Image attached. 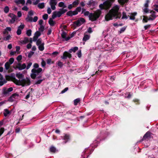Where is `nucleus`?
<instances>
[{"label": "nucleus", "mask_w": 158, "mask_h": 158, "mask_svg": "<svg viewBox=\"0 0 158 158\" xmlns=\"http://www.w3.org/2000/svg\"><path fill=\"white\" fill-rule=\"evenodd\" d=\"M119 7L118 6L115 5L110 10L105 16V19L108 21L113 19H120L121 16L120 13L119 11Z\"/></svg>", "instance_id": "nucleus-1"}, {"label": "nucleus", "mask_w": 158, "mask_h": 158, "mask_svg": "<svg viewBox=\"0 0 158 158\" xmlns=\"http://www.w3.org/2000/svg\"><path fill=\"white\" fill-rule=\"evenodd\" d=\"M14 82L17 85H22L23 86L29 85L31 83L30 79L27 77L21 80L20 79L18 80L15 79L14 80Z\"/></svg>", "instance_id": "nucleus-2"}, {"label": "nucleus", "mask_w": 158, "mask_h": 158, "mask_svg": "<svg viewBox=\"0 0 158 158\" xmlns=\"http://www.w3.org/2000/svg\"><path fill=\"white\" fill-rule=\"evenodd\" d=\"M100 10H98L93 13H90L89 15V19L93 21L96 20L101 14Z\"/></svg>", "instance_id": "nucleus-3"}, {"label": "nucleus", "mask_w": 158, "mask_h": 158, "mask_svg": "<svg viewBox=\"0 0 158 158\" xmlns=\"http://www.w3.org/2000/svg\"><path fill=\"white\" fill-rule=\"evenodd\" d=\"M66 11L65 9L63 8L60 9L58 11H55L53 13V14L52 15V18L53 19H54L56 17H59L64 13Z\"/></svg>", "instance_id": "nucleus-4"}, {"label": "nucleus", "mask_w": 158, "mask_h": 158, "mask_svg": "<svg viewBox=\"0 0 158 158\" xmlns=\"http://www.w3.org/2000/svg\"><path fill=\"white\" fill-rule=\"evenodd\" d=\"M42 71V69L40 68H38L37 69H32L31 72L32 73L31 75V77L32 79H35L36 77V76L38 75Z\"/></svg>", "instance_id": "nucleus-5"}, {"label": "nucleus", "mask_w": 158, "mask_h": 158, "mask_svg": "<svg viewBox=\"0 0 158 158\" xmlns=\"http://www.w3.org/2000/svg\"><path fill=\"white\" fill-rule=\"evenodd\" d=\"M85 22V19L83 18H80L74 22V23L77 26H79Z\"/></svg>", "instance_id": "nucleus-6"}, {"label": "nucleus", "mask_w": 158, "mask_h": 158, "mask_svg": "<svg viewBox=\"0 0 158 158\" xmlns=\"http://www.w3.org/2000/svg\"><path fill=\"white\" fill-rule=\"evenodd\" d=\"M71 54L67 51L64 52L63 54V55L61 56V58L64 60L68 58H70L71 57Z\"/></svg>", "instance_id": "nucleus-7"}, {"label": "nucleus", "mask_w": 158, "mask_h": 158, "mask_svg": "<svg viewBox=\"0 0 158 158\" xmlns=\"http://www.w3.org/2000/svg\"><path fill=\"white\" fill-rule=\"evenodd\" d=\"M26 66L25 64L24 63L21 64L20 63H18L16 66L15 67V69H18L19 70H21L24 69L26 68Z\"/></svg>", "instance_id": "nucleus-8"}, {"label": "nucleus", "mask_w": 158, "mask_h": 158, "mask_svg": "<svg viewBox=\"0 0 158 158\" xmlns=\"http://www.w3.org/2000/svg\"><path fill=\"white\" fill-rule=\"evenodd\" d=\"M34 15V12L33 11L31 10L29 11L27 17L26 19L27 21H32V18L31 17Z\"/></svg>", "instance_id": "nucleus-9"}, {"label": "nucleus", "mask_w": 158, "mask_h": 158, "mask_svg": "<svg viewBox=\"0 0 158 158\" xmlns=\"http://www.w3.org/2000/svg\"><path fill=\"white\" fill-rule=\"evenodd\" d=\"M19 97V94L16 93L14 94L10 97L8 99V101L10 102H13L15 101V99H17Z\"/></svg>", "instance_id": "nucleus-10"}, {"label": "nucleus", "mask_w": 158, "mask_h": 158, "mask_svg": "<svg viewBox=\"0 0 158 158\" xmlns=\"http://www.w3.org/2000/svg\"><path fill=\"white\" fill-rule=\"evenodd\" d=\"M25 25L24 24L21 23L18 27L16 33L18 35H20L21 33L22 30L24 28Z\"/></svg>", "instance_id": "nucleus-11"}, {"label": "nucleus", "mask_w": 158, "mask_h": 158, "mask_svg": "<svg viewBox=\"0 0 158 158\" xmlns=\"http://www.w3.org/2000/svg\"><path fill=\"white\" fill-rule=\"evenodd\" d=\"M57 4L56 0H50V5L51 6L52 9L55 10L56 9L55 6Z\"/></svg>", "instance_id": "nucleus-12"}, {"label": "nucleus", "mask_w": 158, "mask_h": 158, "mask_svg": "<svg viewBox=\"0 0 158 158\" xmlns=\"http://www.w3.org/2000/svg\"><path fill=\"white\" fill-rule=\"evenodd\" d=\"M8 16L10 17L11 19L10 20V21L11 23H14L15 21L16 16L13 13H10Z\"/></svg>", "instance_id": "nucleus-13"}, {"label": "nucleus", "mask_w": 158, "mask_h": 158, "mask_svg": "<svg viewBox=\"0 0 158 158\" xmlns=\"http://www.w3.org/2000/svg\"><path fill=\"white\" fill-rule=\"evenodd\" d=\"M150 13L151 15L148 18V20H153L156 17L155 15V12L154 11H151Z\"/></svg>", "instance_id": "nucleus-14"}, {"label": "nucleus", "mask_w": 158, "mask_h": 158, "mask_svg": "<svg viewBox=\"0 0 158 158\" xmlns=\"http://www.w3.org/2000/svg\"><path fill=\"white\" fill-rule=\"evenodd\" d=\"M87 32H86L84 34V37L82 39V40L83 41L85 42L86 41L89 40L90 37V35L89 34H88L87 33Z\"/></svg>", "instance_id": "nucleus-15"}, {"label": "nucleus", "mask_w": 158, "mask_h": 158, "mask_svg": "<svg viewBox=\"0 0 158 158\" xmlns=\"http://www.w3.org/2000/svg\"><path fill=\"white\" fill-rule=\"evenodd\" d=\"M61 36L63 39H64L65 40L67 41L70 39V37H66V33L65 31H63L61 34Z\"/></svg>", "instance_id": "nucleus-16"}, {"label": "nucleus", "mask_w": 158, "mask_h": 158, "mask_svg": "<svg viewBox=\"0 0 158 158\" xmlns=\"http://www.w3.org/2000/svg\"><path fill=\"white\" fill-rule=\"evenodd\" d=\"M11 30V29L10 27H7L4 31H3L2 33L4 35L7 34L8 33V31H10Z\"/></svg>", "instance_id": "nucleus-17"}, {"label": "nucleus", "mask_w": 158, "mask_h": 158, "mask_svg": "<svg viewBox=\"0 0 158 158\" xmlns=\"http://www.w3.org/2000/svg\"><path fill=\"white\" fill-rule=\"evenodd\" d=\"M14 2L17 4L18 5L20 4L23 5L25 3V1L24 0H16Z\"/></svg>", "instance_id": "nucleus-18"}, {"label": "nucleus", "mask_w": 158, "mask_h": 158, "mask_svg": "<svg viewBox=\"0 0 158 158\" xmlns=\"http://www.w3.org/2000/svg\"><path fill=\"white\" fill-rule=\"evenodd\" d=\"M28 39L27 38H25L23 40H21L20 43L22 44H26L29 42Z\"/></svg>", "instance_id": "nucleus-19"}, {"label": "nucleus", "mask_w": 158, "mask_h": 158, "mask_svg": "<svg viewBox=\"0 0 158 158\" xmlns=\"http://www.w3.org/2000/svg\"><path fill=\"white\" fill-rule=\"evenodd\" d=\"M136 12L132 13L130 14V19L131 20H134L135 19V16L137 15Z\"/></svg>", "instance_id": "nucleus-20"}, {"label": "nucleus", "mask_w": 158, "mask_h": 158, "mask_svg": "<svg viewBox=\"0 0 158 158\" xmlns=\"http://www.w3.org/2000/svg\"><path fill=\"white\" fill-rule=\"evenodd\" d=\"M48 23L50 26H53L55 24V22L52 18H50L48 21Z\"/></svg>", "instance_id": "nucleus-21"}, {"label": "nucleus", "mask_w": 158, "mask_h": 158, "mask_svg": "<svg viewBox=\"0 0 158 158\" xmlns=\"http://www.w3.org/2000/svg\"><path fill=\"white\" fill-rule=\"evenodd\" d=\"M78 49V48L77 47H75L69 50V52L70 53H71L72 52H75Z\"/></svg>", "instance_id": "nucleus-22"}, {"label": "nucleus", "mask_w": 158, "mask_h": 158, "mask_svg": "<svg viewBox=\"0 0 158 158\" xmlns=\"http://www.w3.org/2000/svg\"><path fill=\"white\" fill-rule=\"evenodd\" d=\"M150 136V133L149 132H147L144 135L143 139H146L148 138Z\"/></svg>", "instance_id": "nucleus-23"}, {"label": "nucleus", "mask_w": 158, "mask_h": 158, "mask_svg": "<svg viewBox=\"0 0 158 158\" xmlns=\"http://www.w3.org/2000/svg\"><path fill=\"white\" fill-rule=\"evenodd\" d=\"M58 6L60 7H62L63 9L66 7V6L65 5L64 3L63 2H59L58 4Z\"/></svg>", "instance_id": "nucleus-24"}, {"label": "nucleus", "mask_w": 158, "mask_h": 158, "mask_svg": "<svg viewBox=\"0 0 158 158\" xmlns=\"http://www.w3.org/2000/svg\"><path fill=\"white\" fill-rule=\"evenodd\" d=\"M7 89L4 88L2 90V94L4 95H7L9 94V92L8 90Z\"/></svg>", "instance_id": "nucleus-25"}, {"label": "nucleus", "mask_w": 158, "mask_h": 158, "mask_svg": "<svg viewBox=\"0 0 158 158\" xmlns=\"http://www.w3.org/2000/svg\"><path fill=\"white\" fill-rule=\"evenodd\" d=\"M16 76L18 79H20L22 78L23 77V75L22 74L20 73H19L16 74Z\"/></svg>", "instance_id": "nucleus-26"}, {"label": "nucleus", "mask_w": 158, "mask_h": 158, "mask_svg": "<svg viewBox=\"0 0 158 158\" xmlns=\"http://www.w3.org/2000/svg\"><path fill=\"white\" fill-rule=\"evenodd\" d=\"M10 113V112L7 109H5L4 110V115L5 116H7Z\"/></svg>", "instance_id": "nucleus-27"}, {"label": "nucleus", "mask_w": 158, "mask_h": 158, "mask_svg": "<svg viewBox=\"0 0 158 158\" xmlns=\"http://www.w3.org/2000/svg\"><path fill=\"white\" fill-rule=\"evenodd\" d=\"M11 64H10L9 62H6V63L5 64V67L6 69V70H8L10 68V65Z\"/></svg>", "instance_id": "nucleus-28"}, {"label": "nucleus", "mask_w": 158, "mask_h": 158, "mask_svg": "<svg viewBox=\"0 0 158 158\" xmlns=\"http://www.w3.org/2000/svg\"><path fill=\"white\" fill-rule=\"evenodd\" d=\"M6 80L5 79H3V78L2 80H0V86H2L4 84L6 83Z\"/></svg>", "instance_id": "nucleus-29"}, {"label": "nucleus", "mask_w": 158, "mask_h": 158, "mask_svg": "<svg viewBox=\"0 0 158 158\" xmlns=\"http://www.w3.org/2000/svg\"><path fill=\"white\" fill-rule=\"evenodd\" d=\"M56 151V148L53 147L51 146L50 148V152L53 153H55Z\"/></svg>", "instance_id": "nucleus-30"}, {"label": "nucleus", "mask_w": 158, "mask_h": 158, "mask_svg": "<svg viewBox=\"0 0 158 158\" xmlns=\"http://www.w3.org/2000/svg\"><path fill=\"white\" fill-rule=\"evenodd\" d=\"M44 3L43 2L40 3L38 5V7L40 9H42L44 7Z\"/></svg>", "instance_id": "nucleus-31"}, {"label": "nucleus", "mask_w": 158, "mask_h": 158, "mask_svg": "<svg viewBox=\"0 0 158 158\" xmlns=\"http://www.w3.org/2000/svg\"><path fill=\"white\" fill-rule=\"evenodd\" d=\"M44 44L43 43V44H41L40 45H38V48L41 51H43L44 49Z\"/></svg>", "instance_id": "nucleus-32"}, {"label": "nucleus", "mask_w": 158, "mask_h": 158, "mask_svg": "<svg viewBox=\"0 0 158 158\" xmlns=\"http://www.w3.org/2000/svg\"><path fill=\"white\" fill-rule=\"evenodd\" d=\"M69 139V137L68 135H65L63 139L64 140H65V141H64V143H66L67 141H68V140Z\"/></svg>", "instance_id": "nucleus-33"}, {"label": "nucleus", "mask_w": 158, "mask_h": 158, "mask_svg": "<svg viewBox=\"0 0 158 158\" xmlns=\"http://www.w3.org/2000/svg\"><path fill=\"white\" fill-rule=\"evenodd\" d=\"M79 0H76L74 1L73 3L72 4L73 6V7H76L78 5L79 3Z\"/></svg>", "instance_id": "nucleus-34"}, {"label": "nucleus", "mask_w": 158, "mask_h": 158, "mask_svg": "<svg viewBox=\"0 0 158 158\" xmlns=\"http://www.w3.org/2000/svg\"><path fill=\"white\" fill-rule=\"evenodd\" d=\"M11 38V36L10 35H8L7 36L3 37V39L4 40L7 41L9 40Z\"/></svg>", "instance_id": "nucleus-35"}, {"label": "nucleus", "mask_w": 158, "mask_h": 158, "mask_svg": "<svg viewBox=\"0 0 158 158\" xmlns=\"http://www.w3.org/2000/svg\"><path fill=\"white\" fill-rule=\"evenodd\" d=\"M148 7H143V10L144 12L145 13H148L149 12V10Z\"/></svg>", "instance_id": "nucleus-36"}, {"label": "nucleus", "mask_w": 158, "mask_h": 158, "mask_svg": "<svg viewBox=\"0 0 158 158\" xmlns=\"http://www.w3.org/2000/svg\"><path fill=\"white\" fill-rule=\"evenodd\" d=\"M43 43H42V40L40 39H39L36 41V44L37 46L43 44Z\"/></svg>", "instance_id": "nucleus-37"}, {"label": "nucleus", "mask_w": 158, "mask_h": 158, "mask_svg": "<svg viewBox=\"0 0 158 158\" xmlns=\"http://www.w3.org/2000/svg\"><path fill=\"white\" fill-rule=\"evenodd\" d=\"M128 0H118V2L119 3L122 4H123L127 2Z\"/></svg>", "instance_id": "nucleus-38"}, {"label": "nucleus", "mask_w": 158, "mask_h": 158, "mask_svg": "<svg viewBox=\"0 0 158 158\" xmlns=\"http://www.w3.org/2000/svg\"><path fill=\"white\" fill-rule=\"evenodd\" d=\"M80 101V99L78 98L75 99L74 101V105H76L78 103H79Z\"/></svg>", "instance_id": "nucleus-39"}, {"label": "nucleus", "mask_w": 158, "mask_h": 158, "mask_svg": "<svg viewBox=\"0 0 158 158\" xmlns=\"http://www.w3.org/2000/svg\"><path fill=\"white\" fill-rule=\"evenodd\" d=\"M9 9L8 6H5L4 10V12L6 13H8L9 11Z\"/></svg>", "instance_id": "nucleus-40"}, {"label": "nucleus", "mask_w": 158, "mask_h": 158, "mask_svg": "<svg viewBox=\"0 0 158 158\" xmlns=\"http://www.w3.org/2000/svg\"><path fill=\"white\" fill-rule=\"evenodd\" d=\"M150 2L149 0H146V2L144 4V6L143 7H148V4Z\"/></svg>", "instance_id": "nucleus-41"}, {"label": "nucleus", "mask_w": 158, "mask_h": 158, "mask_svg": "<svg viewBox=\"0 0 158 158\" xmlns=\"http://www.w3.org/2000/svg\"><path fill=\"white\" fill-rule=\"evenodd\" d=\"M44 30V27L43 25L40 26V27L39 29V31L40 32H43Z\"/></svg>", "instance_id": "nucleus-42"}, {"label": "nucleus", "mask_w": 158, "mask_h": 158, "mask_svg": "<svg viewBox=\"0 0 158 158\" xmlns=\"http://www.w3.org/2000/svg\"><path fill=\"white\" fill-rule=\"evenodd\" d=\"M27 35L28 36H30L31 34V30H28L26 32Z\"/></svg>", "instance_id": "nucleus-43"}, {"label": "nucleus", "mask_w": 158, "mask_h": 158, "mask_svg": "<svg viewBox=\"0 0 158 158\" xmlns=\"http://www.w3.org/2000/svg\"><path fill=\"white\" fill-rule=\"evenodd\" d=\"M47 64H50L52 63H53V62L52 61L51 59H47L46 60Z\"/></svg>", "instance_id": "nucleus-44"}, {"label": "nucleus", "mask_w": 158, "mask_h": 158, "mask_svg": "<svg viewBox=\"0 0 158 158\" xmlns=\"http://www.w3.org/2000/svg\"><path fill=\"white\" fill-rule=\"evenodd\" d=\"M57 64L58 65L60 68H61L63 66L62 62L60 61L57 62Z\"/></svg>", "instance_id": "nucleus-45"}, {"label": "nucleus", "mask_w": 158, "mask_h": 158, "mask_svg": "<svg viewBox=\"0 0 158 158\" xmlns=\"http://www.w3.org/2000/svg\"><path fill=\"white\" fill-rule=\"evenodd\" d=\"M128 18V17L127 16L125 13L123 12V16L122 17V19H127Z\"/></svg>", "instance_id": "nucleus-46"}, {"label": "nucleus", "mask_w": 158, "mask_h": 158, "mask_svg": "<svg viewBox=\"0 0 158 158\" xmlns=\"http://www.w3.org/2000/svg\"><path fill=\"white\" fill-rule=\"evenodd\" d=\"M67 14L68 15H69V16H72L73 15V11L71 10L68 11L67 13Z\"/></svg>", "instance_id": "nucleus-47"}, {"label": "nucleus", "mask_w": 158, "mask_h": 158, "mask_svg": "<svg viewBox=\"0 0 158 158\" xmlns=\"http://www.w3.org/2000/svg\"><path fill=\"white\" fill-rule=\"evenodd\" d=\"M153 7H154V10L158 12V5L156 4H155L153 5Z\"/></svg>", "instance_id": "nucleus-48"}, {"label": "nucleus", "mask_w": 158, "mask_h": 158, "mask_svg": "<svg viewBox=\"0 0 158 158\" xmlns=\"http://www.w3.org/2000/svg\"><path fill=\"white\" fill-rule=\"evenodd\" d=\"M14 59L13 58H11L9 59V63L10 64H12L14 62Z\"/></svg>", "instance_id": "nucleus-49"}, {"label": "nucleus", "mask_w": 158, "mask_h": 158, "mask_svg": "<svg viewBox=\"0 0 158 158\" xmlns=\"http://www.w3.org/2000/svg\"><path fill=\"white\" fill-rule=\"evenodd\" d=\"M16 52H17V54H19L20 53V52H19V51L20 49V47L19 46H16Z\"/></svg>", "instance_id": "nucleus-50"}, {"label": "nucleus", "mask_w": 158, "mask_h": 158, "mask_svg": "<svg viewBox=\"0 0 158 158\" xmlns=\"http://www.w3.org/2000/svg\"><path fill=\"white\" fill-rule=\"evenodd\" d=\"M38 19V18L37 16H35L34 17L33 19H32V21H30V22H36Z\"/></svg>", "instance_id": "nucleus-51"}, {"label": "nucleus", "mask_w": 158, "mask_h": 158, "mask_svg": "<svg viewBox=\"0 0 158 158\" xmlns=\"http://www.w3.org/2000/svg\"><path fill=\"white\" fill-rule=\"evenodd\" d=\"M41 66L43 67H45L46 65V62L45 61L43 60H42V61L41 63Z\"/></svg>", "instance_id": "nucleus-52"}, {"label": "nucleus", "mask_w": 158, "mask_h": 158, "mask_svg": "<svg viewBox=\"0 0 158 158\" xmlns=\"http://www.w3.org/2000/svg\"><path fill=\"white\" fill-rule=\"evenodd\" d=\"M22 56L21 55H19L17 57L16 59L18 61H19L22 60Z\"/></svg>", "instance_id": "nucleus-53"}, {"label": "nucleus", "mask_w": 158, "mask_h": 158, "mask_svg": "<svg viewBox=\"0 0 158 158\" xmlns=\"http://www.w3.org/2000/svg\"><path fill=\"white\" fill-rule=\"evenodd\" d=\"M48 15L47 14H45L43 16V18L44 20H46L48 19Z\"/></svg>", "instance_id": "nucleus-54"}, {"label": "nucleus", "mask_w": 158, "mask_h": 158, "mask_svg": "<svg viewBox=\"0 0 158 158\" xmlns=\"http://www.w3.org/2000/svg\"><path fill=\"white\" fill-rule=\"evenodd\" d=\"M41 35V34L40 31H37L35 34V35L38 37Z\"/></svg>", "instance_id": "nucleus-55"}, {"label": "nucleus", "mask_w": 158, "mask_h": 158, "mask_svg": "<svg viewBox=\"0 0 158 158\" xmlns=\"http://www.w3.org/2000/svg\"><path fill=\"white\" fill-rule=\"evenodd\" d=\"M22 10L25 11H27L28 10V8L27 6H24L22 8Z\"/></svg>", "instance_id": "nucleus-56"}, {"label": "nucleus", "mask_w": 158, "mask_h": 158, "mask_svg": "<svg viewBox=\"0 0 158 158\" xmlns=\"http://www.w3.org/2000/svg\"><path fill=\"white\" fill-rule=\"evenodd\" d=\"M22 14L21 11H19L17 13V16L18 17H20L22 16Z\"/></svg>", "instance_id": "nucleus-57"}, {"label": "nucleus", "mask_w": 158, "mask_h": 158, "mask_svg": "<svg viewBox=\"0 0 158 158\" xmlns=\"http://www.w3.org/2000/svg\"><path fill=\"white\" fill-rule=\"evenodd\" d=\"M34 53V52H30L28 54V56L29 57H30Z\"/></svg>", "instance_id": "nucleus-58"}, {"label": "nucleus", "mask_w": 158, "mask_h": 158, "mask_svg": "<svg viewBox=\"0 0 158 158\" xmlns=\"http://www.w3.org/2000/svg\"><path fill=\"white\" fill-rule=\"evenodd\" d=\"M77 55L80 58L81 57V52L80 50L78 51V52L77 53Z\"/></svg>", "instance_id": "nucleus-59"}, {"label": "nucleus", "mask_w": 158, "mask_h": 158, "mask_svg": "<svg viewBox=\"0 0 158 158\" xmlns=\"http://www.w3.org/2000/svg\"><path fill=\"white\" fill-rule=\"evenodd\" d=\"M125 29H126V28L125 27H123V28H121L120 29V31H119L120 33H121L123 32L125 30Z\"/></svg>", "instance_id": "nucleus-60"}, {"label": "nucleus", "mask_w": 158, "mask_h": 158, "mask_svg": "<svg viewBox=\"0 0 158 158\" xmlns=\"http://www.w3.org/2000/svg\"><path fill=\"white\" fill-rule=\"evenodd\" d=\"M68 89V87L65 88L63 90H62L61 92V93L63 94L66 91H67Z\"/></svg>", "instance_id": "nucleus-61"}, {"label": "nucleus", "mask_w": 158, "mask_h": 158, "mask_svg": "<svg viewBox=\"0 0 158 158\" xmlns=\"http://www.w3.org/2000/svg\"><path fill=\"white\" fill-rule=\"evenodd\" d=\"M73 5L72 3L71 4H70L68 5V8L69 10L71 9L72 8H73Z\"/></svg>", "instance_id": "nucleus-62"}, {"label": "nucleus", "mask_w": 158, "mask_h": 158, "mask_svg": "<svg viewBox=\"0 0 158 158\" xmlns=\"http://www.w3.org/2000/svg\"><path fill=\"white\" fill-rule=\"evenodd\" d=\"M90 13L88 11H86L84 12V14L85 16H89Z\"/></svg>", "instance_id": "nucleus-63"}, {"label": "nucleus", "mask_w": 158, "mask_h": 158, "mask_svg": "<svg viewBox=\"0 0 158 158\" xmlns=\"http://www.w3.org/2000/svg\"><path fill=\"white\" fill-rule=\"evenodd\" d=\"M148 18L147 17L144 16L143 19V21H144L146 23L147 22L148 20Z\"/></svg>", "instance_id": "nucleus-64"}]
</instances>
